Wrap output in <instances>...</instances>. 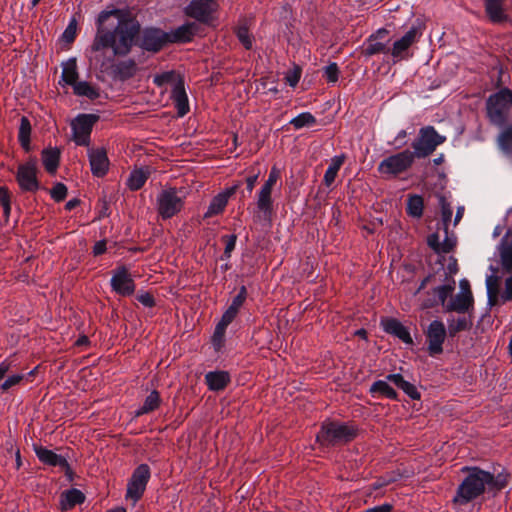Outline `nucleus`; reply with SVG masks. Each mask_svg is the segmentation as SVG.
<instances>
[{"label": "nucleus", "mask_w": 512, "mask_h": 512, "mask_svg": "<svg viewBox=\"0 0 512 512\" xmlns=\"http://www.w3.org/2000/svg\"><path fill=\"white\" fill-rule=\"evenodd\" d=\"M160 404V396L157 391H152L145 399L143 405L135 411V416H141L154 411Z\"/></svg>", "instance_id": "37"}, {"label": "nucleus", "mask_w": 512, "mask_h": 512, "mask_svg": "<svg viewBox=\"0 0 512 512\" xmlns=\"http://www.w3.org/2000/svg\"><path fill=\"white\" fill-rule=\"evenodd\" d=\"M463 471H468V475L459 485L453 502L456 505H466L470 501L479 497L492 479L490 472L484 471L477 467H464Z\"/></svg>", "instance_id": "2"}, {"label": "nucleus", "mask_w": 512, "mask_h": 512, "mask_svg": "<svg viewBox=\"0 0 512 512\" xmlns=\"http://www.w3.org/2000/svg\"><path fill=\"white\" fill-rule=\"evenodd\" d=\"M444 234H445V237L440 242L441 243L440 252L441 253H448L456 245V238L453 235H451V236L448 235V229H446V227H444Z\"/></svg>", "instance_id": "47"}, {"label": "nucleus", "mask_w": 512, "mask_h": 512, "mask_svg": "<svg viewBox=\"0 0 512 512\" xmlns=\"http://www.w3.org/2000/svg\"><path fill=\"white\" fill-rule=\"evenodd\" d=\"M300 77L301 71L296 67L286 73L285 80L291 87H295L298 84Z\"/></svg>", "instance_id": "55"}, {"label": "nucleus", "mask_w": 512, "mask_h": 512, "mask_svg": "<svg viewBox=\"0 0 512 512\" xmlns=\"http://www.w3.org/2000/svg\"><path fill=\"white\" fill-rule=\"evenodd\" d=\"M67 195V187L62 183H57L51 190V197L55 201H62Z\"/></svg>", "instance_id": "53"}, {"label": "nucleus", "mask_w": 512, "mask_h": 512, "mask_svg": "<svg viewBox=\"0 0 512 512\" xmlns=\"http://www.w3.org/2000/svg\"><path fill=\"white\" fill-rule=\"evenodd\" d=\"M172 99L178 116L183 117L189 111L188 98L182 83H177L172 90Z\"/></svg>", "instance_id": "25"}, {"label": "nucleus", "mask_w": 512, "mask_h": 512, "mask_svg": "<svg viewBox=\"0 0 512 512\" xmlns=\"http://www.w3.org/2000/svg\"><path fill=\"white\" fill-rule=\"evenodd\" d=\"M317 123L316 118L310 112H303L290 120V124L296 129L311 127Z\"/></svg>", "instance_id": "40"}, {"label": "nucleus", "mask_w": 512, "mask_h": 512, "mask_svg": "<svg viewBox=\"0 0 512 512\" xmlns=\"http://www.w3.org/2000/svg\"><path fill=\"white\" fill-rule=\"evenodd\" d=\"M439 205L441 208L443 226L446 227V229H448L449 222L451 221L452 218V207L444 196L439 197Z\"/></svg>", "instance_id": "43"}, {"label": "nucleus", "mask_w": 512, "mask_h": 512, "mask_svg": "<svg viewBox=\"0 0 512 512\" xmlns=\"http://www.w3.org/2000/svg\"><path fill=\"white\" fill-rule=\"evenodd\" d=\"M279 178L280 171L277 167L274 166L271 168L268 179L264 182L262 186L273 189Z\"/></svg>", "instance_id": "54"}, {"label": "nucleus", "mask_w": 512, "mask_h": 512, "mask_svg": "<svg viewBox=\"0 0 512 512\" xmlns=\"http://www.w3.org/2000/svg\"><path fill=\"white\" fill-rule=\"evenodd\" d=\"M225 239V250H224V254L227 256V257H230V254L231 252L234 250L235 248V245H236V235H229V236H225L224 237Z\"/></svg>", "instance_id": "57"}, {"label": "nucleus", "mask_w": 512, "mask_h": 512, "mask_svg": "<svg viewBox=\"0 0 512 512\" xmlns=\"http://www.w3.org/2000/svg\"><path fill=\"white\" fill-rule=\"evenodd\" d=\"M167 42H170L169 34L159 29H147L143 34L142 47L145 50L156 52Z\"/></svg>", "instance_id": "17"}, {"label": "nucleus", "mask_w": 512, "mask_h": 512, "mask_svg": "<svg viewBox=\"0 0 512 512\" xmlns=\"http://www.w3.org/2000/svg\"><path fill=\"white\" fill-rule=\"evenodd\" d=\"M357 435V429L350 424L329 422L322 425L317 441L323 446L347 443Z\"/></svg>", "instance_id": "3"}, {"label": "nucleus", "mask_w": 512, "mask_h": 512, "mask_svg": "<svg viewBox=\"0 0 512 512\" xmlns=\"http://www.w3.org/2000/svg\"><path fill=\"white\" fill-rule=\"evenodd\" d=\"M247 297V291L245 286H242L239 290V293L233 298L230 308H234L235 311H239L240 307L243 305L245 299Z\"/></svg>", "instance_id": "52"}, {"label": "nucleus", "mask_w": 512, "mask_h": 512, "mask_svg": "<svg viewBox=\"0 0 512 512\" xmlns=\"http://www.w3.org/2000/svg\"><path fill=\"white\" fill-rule=\"evenodd\" d=\"M386 379L403 390V392L407 394L411 399L416 400L420 398V393L418 392L415 385L406 381L401 374H389Z\"/></svg>", "instance_id": "27"}, {"label": "nucleus", "mask_w": 512, "mask_h": 512, "mask_svg": "<svg viewBox=\"0 0 512 512\" xmlns=\"http://www.w3.org/2000/svg\"><path fill=\"white\" fill-rule=\"evenodd\" d=\"M23 379V374L11 375L0 385V389L2 392H6L13 388L14 386L18 385Z\"/></svg>", "instance_id": "46"}, {"label": "nucleus", "mask_w": 512, "mask_h": 512, "mask_svg": "<svg viewBox=\"0 0 512 512\" xmlns=\"http://www.w3.org/2000/svg\"><path fill=\"white\" fill-rule=\"evenodd\" d=\"M148 176L149 170L147 168L135 169L130 173L127 179V185L131 190H138L145 184Z\"/></svg>", "instance_id": "34"}, {"label": "nucleus", "mask_w": 512, "mask_h": 512, "mask_svg": "<svg viewBox=\"0 0 512 512\" xmlns=\"http://www.w3.org/2000/svg\"><path fill=\"white\" fill-rule=\"evenodd\" d=\"M238 40L246 49H251L253 45V37L245 26L238 27L236 31Z\"/></svg>", "instance_id": "44"}, {"label": "nucleus", "mask_w": 512, "mask_h": 512, "mask_svg": "<svg viewBox=\"0 0 512 512\" xmlns=\"http://www.w3.org/2000/svg\"><path fill=\"white\" fill-rule=\"evenodd\" d=\"M445 140L446 137L438 134L433 126H425L419 130L418 137L412 143V153L415 158L427 157Z\"/></svg>", "instance_id": "6"}, {"label": "nucleus", "mask_w": 512, "mask_h": 512, "mask_svg": "<svg viewBox=\"0 0 512 512\" xmlns=\"http://www.w3.org/2000/svg\"><path fill=\"white\" fill-rule=\"evenodd\" d=\"M387 35L388 31L386 29H379L375 34L371 35L367 40L365 54L372 56L390 52V48L387 46V41L385 40Z\"/></svg>", "instance_id": "20"}, {"label": "nucleus", "mask_w": 512, "mask_h": 512, "mask_svg": "<svg viewBox=\"0 0 512 512\" xmlns=\"http://www.w3.org/2000/svg\"><path fill=\"white\" fill-rule=\"evenodd\" d=\"M140 30L139 24L120 10L102 11L98 28L91 46L92 51L110 47L114 55L128 54Z\"/></svg>", "instance_id": "1"}, {"label": "nucleus", "mask_w": 512, "mask_h": 512, "mask_svg": "<svg viewBox=\"0 0 512 512\" xmlns=\"http://www.w3.org/2000/svg\"><path fill=\"white\" fill-rule=\"evenodd\" d=\"M31 124L27 117L23 116L20 120L18 139L22 147L26 150L30 146Z\"/></svg>", "instance_id": "39"}, {"label": "nucleus", "mask_w": 512, "mask_h": 512, "mask_svg": "<svg viewBox=\"0 0 512 512\" xmlns=\"http://www.w3.org/2000/svg\"><path fill=\"white\" fill-rule=\"evenodd\" d=\"M199 26L194 22L185 23L169 34L170 42H189L198 33Z\"/></svg>", "instance_id": "23"}, {"label": "nucleus", "mask_w": 512, "mask_h": 512, "mask_svg": "<svg viewBox=\"0 0 512 512\" xmlns=\"http://www.w3.org/2000/svg\"><path fill=\"white\" fill-rule=\"evenodd\" d=\"M206 383L210 390H223L230 381L229 374L225 371H211L205 375Z\"/></svg>", "instance_id": "26"}, {"label": "nucleus", "mask_w": 512, "mask_h": 512, "mask_svg": "<svg viewBox=\"0 0 512 512\" xmlns=\"http://www.w3.org/2000/svg\"><path fill=\"white\" fill-rule=\"evenodd\" d=\"M454 281L451 284H445L434 288V293L438 297L439 302L445 308L447 299L451 296L454 290Z\"/></svg>", "instance_id": "42"}, {"label": "nucleus", "mask_w": 512, "mask_h": 512, "mask_svg": "<svg viewBox=\"0 0 512 512\" xmlns=\"http://www.w3.org/2000/svg\"><path fill=\"white\" fill-rule=\"evenodd\" d=\"M76 28L77 24L75 19H73L64 30L62 34V39L67 43L73 42L76 36Z\"/></svg>", "instance_id": "51"}, {"label": "nucleus", "mask_w": 512, "mask_h": 512, "mask_svg": "<svg viewBox=\"0 0 512 512\" xmlns=\"http://www.w3.org/2000/svg\"><path fill=\"white\" fill-rule=\"evenodd\" d=\"M498 145L504 153H512V127H508L500 133L498 136Z\"/></svg>", "instance_id": "41"}, {"label": "nucleus", "mask_w": 512, "mask_h": 512, "mask_svg": "<svg viewBox=\"0 0 512 512\" xmlns=\"http://www.w3.org/2000/svg\"><path fill=\"white\" fill-rule=\"evenodd\" d=\"M423 32L420 26L413 25L410 29L398 40L393 43L390 49L391 56L395 62L408 59L410 47L418 42Z\"/></svg>", "instance_id": "10"}, {"label": "nucleus", "mask_w": 512, "mask_h": 512, "mask_svg": "<svg viewBox=\"0 0 512 512\" xmlns=\"http://www.w3.org/2000/svg\"><path fill=\"white\" fill-rule=\"evenodd\" d=\"M272 190L270 188L261 186L257 193L256 207L265 218H270L273 212V199Z\"/></svg>", "instance_id": "24"}, {"label": "nucleus", "mask_w": 512, "mask_h": 512, "mask_svg": "<svg viewBox=\"0 0 512 512\" xmlns=\"http://www.w3.org/2000/svg\"><path fill=\"white\" fill-rule=\"evenodd\" d=\"M73 92L77 96L86 97L90 100H95L100 96L98 88L87 81H78L75 83L73 86Z\"/></svg>", "instance_id": "32"}, {"label": "nucleus", "mask_w": 512, "mask_h": 512, "mask_svg": "<svg viewBox=\"0 0 512 512\" xmlns=\"http://www.w3.org/2000/svg\"><path fill=\"white\" fill-rule=\"evenodd\" d=\"M324 75L328 82L335 83L338 80L339 69L336 63H331L324 68Z\"/></svg>", "instance_id": "50"}, {"label": "nucleus", "mask_w": 512, "mask_h": 512, "mask_svg": "<svg viewBox=\"0 0 512 512\" xmlns=\"http://www.w3.org/2000/svg\"><path fill=\"white\" fill-rule=\"evenodd\" d=\"M237 313L238 312L235 311L234 308L232 309V308L228 307V309L222 315V318L219 323H221L225 326H228L233 321V319L236 317Z\"/></svg>", "instance_id": "59"}, {"label": "nucleus", "mask_w": 512, "mask_h": 512, "mask_svg": "<svg viewBox=\"0 0 512 512\" xmlns=\"http://www.w3.org/2000/svg\"><path fill=\"white\" fill-rule=\"evenodd\" d=\"M227 326L221 324V323H218L216 328H215V331H214V335H213V341L214 342H221L223 337H224V334H225V330H226Z\"/></svg>", "instance_id": "63"}, {"label": "nucleus", "mask_w": 512, "mask_h": 512, "mask_svg": "<svg viewBox=\"0 0 512 512\" xmlns=\"http://www.w3.org/2000/svg\"><path fill=\"white\" fill-rule=\"evenodd\" d=\"M485 12L493 23H502L508 20L505 9V0H484Z\"/></svg>", "instance_id": "21"}, {"label": "nucleus", "mask_w": 512, "mask_h": 512, "mask_svg": "<svg viewBox=\"0 0 512 512\" xmlns=\"http://www.w3.org/2000/svg\"><path fill=\"white\" fill-rule=\"evenodd\" d=\"M78 71L77 63L75 58H70L62 63V75L61 81L65 84L71 85L72 87L77 83Z\"/></svg>", "instance_id": "28"}, {"label": "nucleus", "mask_w": 512, "mask_h": 512, "mask_svg": "<svg viewBox=\"0 0 512 512\" xmlns=\"http://www.w3.org/2000/svg\"><path fill=\"white\" fill-rule=\"evenodd\" d=\"M240 184H235L224 191L218 193L213 199L211 200L208 209L206 213L204 214V217L209 218L214 215L220 214L224 208L226 207L229 198L235 194L237 189L239 188Z\"/></svg>", "instance_id": "18"}, {"label": "nucleus", "mask_w": 512, "mask_h": 512, "mask_svg": "<svg viewBox=\"0 0 512 512\" xmlns=\"http://www.w3.org/2000/svg\"><path fill=\"white\" fill-rule=\"evenodd\" d=\"M460 291L448 301L445 310L464 313L473 306V295L470 289V283L467 279L459 282Z\"/></svg>", "instance_id": "12"}, {"label": "nucleus", "mask_w": 512, "mask_h": 512, "mask_svg": "<svg viewBox=\"0 0 512 512\" xmlns=\"http://www.w3.org/2000/svg\"><path fill=\"white\" fill-rule=\"evenodd\" d=\"M507 485V477L503 474H498L496 477L492 475V479L488 484L489 490H501Z\"/></svg>", "instance_id": "49"}, {"label": "nucleus", "mask_w": 512, "mask_h": 512, "mask_svg": "<svg viewBox=\"0 0 512 512\" xmlns=\"http://www.w3.org/2000/svg\"><path fill=\"white\" fill-rule=\"evenodd\" d=\"M370 392L373 395L384 396L388 399H396V391L387 383L386 380H378L370 387Z\"/></svg>", "instance_id": "35"}, {"label": "nucleus", "mask_w": 512, "mask_h": 512, "mask_svg": "<svg viewBox=\"0 0 512 512\" xmlns=\"http://www.w3.org/2000/svg\"><path fill=\"white\" fill-rule=\"evenodd\" d=\"M428 352L431 356L438 355L443 351V343L446 338V328L442 321L433 320L425 332Z\"/></svg>", "instance_id": "13"}, {"label": "nucleus", "mask_w": 512, "mask_h": 512, "mask_svg": "<svg viewBox=\"0 0 512 512\" xmlns=\"http://www.w3.org/2000/svg\"><path fill=\"white\" fill-rule=\"evenodd\" d=\"M34 451L38 459L44 464L54 467H60L63 470H65L66 473L70 471V466L66 458L63 457L62 455H58L45 447L37 445L34 446Z\"/></svg>", "instance_id": "19"}, {"label": "nucleus", "mask_w": 512, "mask_h": 512, "mask_svg": "<svg viewBox=\"0 0 512 512\" xmlns=\"http://www.w3.org/2000/svg\"><path fill=\"white\" fill-rule=\"evenodd\" d=\"M500 261L504 270L512 271V240L504 237L499 247Z\"/></svg>", "instance_id": "30"}, {"label": "nucleus", "mask_w": 512, "mask_h": 512, "mask_svg": "<svg viewBox=\"0 0 512 512\" xmlns=\"http://www.w3.org/2000/svg\"><path fill=\"white\" fill-rule=\"evenodd\" d=\"M408 133L406 130H400L396 137L394 138V141L392 142V144L396 147V148H401L403 147L407 141H406V137H407Z\"/></svg>", "instance_id": "60"}, {"label": "nucleus", "mask_w": 512, "mask_h": 512, "mask_svg": "<svg viewBox=\"0 0 512 512\" xmlns=\"http://www.w3.org/2000/svg\"><path fill=\"white\" fill-rule=\"evenodd\" d=\"M110 283L115 292L124 296L132 294L135 290L133 279L125 267H119L113 272Z\"/></svg>", "instance_id": "16"}, {"label": "nucleus", "mask_w": 512, "mask_h": 512, "mask_svg": "<svg viewBox=\"0 0 512 512\" xmlns=\"http://www.w3.org/2000/svg\"><path fill=\"white\" fill-rule=\"evenodd\" d=\"M428 245L436 252V253H441L440 252V248H441V240H440V235L438 233H433L431 234L429 237H428Z\"/></svg>", "instance_id": "58"}, {"label": "nucleus", "mask_w": 512, "mask_h": 512, "mask_svg": "<svg viewBox=\"0 0 512 512\" xmlns=\"http://www.w3.org/2000/svg\"><path fill=\"white\" fill-rule=\"evenodd\" d=\"M218 5L214 0H192L185 8L187 16L199 22L210 24L215 20Z\"/></svg>", "instance_id": "11"}, {"label": "nucleus", "mask_w": 512, "mask_h": 512, "mask_svg": "<svg viewBox=\"0 0 512 512\" xmlns=\"http://www.w3.org/2000/svg\"><path fill=\"white\" fill-rule=\"evenodd\" d=\"M447 323L450 336H455L458 332L469 330L472 326V322L466 316L448 319Z\"/></svg>", "instance_id": "36"}, {"label": "nucleus", "mask_w": 512, "mask_h": 512, "mask_svg": "<svg viewBox=\"0 0 512 512\" xmlns=\"http://www.w3.org/2000/svg\"><path fill=\"white\" fill-rule=\"evenodd\" d=\"M87 156L93 176H105L110 165L106 150L104 148H89Z\"/></svg>", "instance_id": "15"}, {"label": "nucleus", "mask_w": 512, "mask_h": 512, "mask_svg": "<svg viewBox=\"0 0 512 512\" xmlns=\"http://www.w3.org/2000/svg\"><path fill=\"white\" fill-rule=\"evenodd\" d=\"M344 160H345L344 155L334 156L331 159V163L328 166L327 170L325 171L324 179H323L324 184L327 187H330L334 183L335 178H336L341 166L344 163Z\"/></svg>", "instance_id": "31"}, {"label": "nucleus", "mask_w": 512, "mask_h": 512, "mask_svg": "<svg viewBox=\"0 0 512 512\" xmlns=\"http://www.w3.org/2000/svg\"><path fill=\"white\" fill-rule=\"evenodd\" d=\"M381 324L385 332L396 336L406 344H412L413 340L409 330L398 320L387 318L383 319Z\"/></svg>", "instance_id": "22"}, {"label": "nucleus", "mask_w": 512, "mask_h": 512, "mask_svg": "<svg viewBox=\"0 0 512 512\" xmlns=\"http://www.w3.org/2000/svg\"><path fill=\"white\" fill-rule=\"evenodd\" d=\"M401 477V474L398 472H392L387 475L380 477L375 483H373L374 489H379L384 487L392 482L397 481Z\"/></svg>", "instance_id": "45"}, {"label": "nucleus", "mask_w": 512, "mask_h": 512, "mask_svg": "<svg viewBox=\"0 0 512 512\" xmlns=\"http://www.w3.org/2000/svg\"><path fill=\"white\" fill-rule=\"evenodd\" d=\"M185 192L176 188L163 189L157 196V211L163 219H169L181 211Z\"/></svg>", "instance_id": "7"}, {"label": "nucleus", "mask_w": 512, "mask_h": 512, "mask_svg": "<svg viewBox=\"0 0 512 512\" xmlns=\"http://www.w3.org/2000/svg\"><path fill=\"white\" fill-rule=\"evenodd\" d=\"M85 500L84 494L78 489H70L61 495L62 509H71L77 504L83 503Z\"/></svg>", "instance_id": "29"}, {"label": "nucleus", "mask_w": 512, "mask_h": 512, "mask_svg": "<svg viewBox=\"0 0 512 512\" xmlns=\"http://www.w3.org/2000/svg\"><path fill=\"white\" fill-rule=\"evenodd\" d=\"M137 300L145 307H152L154 305V299L149 293H142L138 295Z\"/></svg>", "instance_id": "62"}, {"label": "nucleus", "mask_w": 512, "mask_h": 512, "mask_svg": "<svg viewBox=\"0 0 512 512\" xmlns=\"http://www.w3.org/2000/svg\"><path fill=\"white\" fill-rule=\"evenodd\" d=\"M173 78H174V73L172 71H169V72H164L162 74L155 75L153 82L157 86H163V85L169 83L170 81H172Z\"/></svg>", "instance_id": "56"}, {"label": "nucleus", "mask_w": 512, "mask_h": 512, "mask_svg": "<svg viewBox=\"0 0 512 512\" xmlns=\"http://www.w3.org/2000/svg\"><path fill=\"white\" fill-rule=\"evenodd\" d=\"M415 160V154L410 150H403L384 158L378 165L380 174L387 177H396L408 171Z\"/></svg>", "instance_id": "5"}, {"label": "nucleus", "mask_w": 512, "mask_h": 512, "mask_svg": "<svg viewBox=\"0 0 512 512\" xmlns=\"http://www.w3.org/2000/svg\"><path fill=\"white\" fill-rule=\"evenodd\" d=\"M150 478V468L147 464L139 465L133 472L126 492V499L135 504L143 495L148 480Z\"/></svg>", "instance_id": "9"}, {"label": "nucleus", "mask_w": 512, "mask_h": 512, "mask_svg": "<svg viewBox=\"0 0 512 512\" xmlns=\"http://www.w3.org/2000/svg\"><path fill=\"white\" fill-rule=\"evenodd\" d=\"M16 179L22 191L35 192L39 188L37 180V167L33 161L22 164L18 167Z\"/></svg>", "instance_id": "14"}, {"label": "nucleus", "mask_w": 512, "mask_h": 512, "mask_svg": "<svg viewBox=\"0 0 512 512\" xmlns=\"http://www.w3.org/2000/svg\"><path fill=\"white\" fill-rule=\"evenodd\" d=\"M512 106V91L503 88L489 96L486 102L487 115L489 120L497 126H502L507 119Z\"/></svg>", "instance_id": "4"}, {"label": "nucleus", "mask_w": 512, "mask_h": 512, "mask_svg": "<svg viewBox=\"0 0 512 512\" xmlns=\"http://www.w3.org/2000/svg\"><path fill=\"white\" fill-rule=\"evenodd\" d=\"M392 510V506L390 504H383L380 506H375L373 508L367 509L366 512H390Z\"/></svg>", "instance_id": "64"}, {"label": "nucleus", "mask_w": 512, "mask_h": 512, "mask_svg": "<svg viewBox=\"0 0 512 512\" xmlns=\"http://www.w3.org/2000/svg\"><path fill=\"white\" fill-rule=\"evenodd\" d=\"M424 203L420 195L409 196L407 200V213L414 218H420L423 213Z\"/></svg>", "instance_id": "38"}, {"label": "nucleus", "mask_w": 512, "mask_h": 512, "mask_svg": "<svg viewBox=\"0 0 512 512\" xmlns=\"http://www.w3.org/2000/svg\"><path fill=\"white\" fill-rule=\"evenodd\" d=\"M501 297L504 301L512 300V276L506 279L505 289Z\"/></svg>", "instance_id": "61"}, {"label": "nucleus", "mask_w": 512, "mask_h": 512, "mask_svg": "<svg viewBox=\"0 0 512 512\" xmlns=\"http://www.w3.org/2000/svg\"><path fill=\"white\" fill-rule=\"evenodd\" d=\"M60 152L56 148L45 149L42 152V162L49 173H55L59 165Z\"/></svg>", "instance_id": "33"}, {"label": "nucleus", "mask_w": 512, "mask_h": 512, "mask_svg": "<svg viewBox=\"0 0 512 512\" xmlns=\"http://www.w3.org/2000/svg\"><path fill=\"white\" fill-rule=\"evenodd\" d=\"M0 204L3 207V211L6 217L10 214V194L5 187H0Z\"/></svg>", "instance_id": "48"}, {"label": "nucleus", "mask_w": 512, "mask_h": 512, "mask_svg": "<svg viewBox=\"0 0 512 512\" xmlns=\"http://www.w3.org/2000/svg\"><path fill=\"white\" fill-rule=\"evenodd\" d=\"M99 116L95 114H79L72 122L73 140L77 145L88 146L90 135Z\"/></svg>", "instance_id": "8"}]
</instances>
